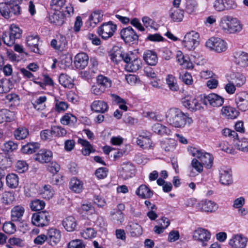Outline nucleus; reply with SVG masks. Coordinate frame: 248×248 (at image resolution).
Here are the masks:
<instances>
[{"label": "nucleus", "instance_id": "obj_16", "mask_svg": "<svg viewBox=\"0 0 248 248\" xmlns=\"http://www.w3.org/2000/svg\"><path fill=\"white\" fill-rule=\"evenodd\" d=\"M219 181L223 185H229L232 183V170L226 168L219 170Z\"/></svg>", "mask_w": 248, "mask_h": 248}, {"label": "nucleus", "instance_id": "obj_21", "mask_svg": "<svg viewBox=\"0 0 248 248\" xmlns=\"http://www.w3.org/2000/svg\"><path fill=\"white\" fill-rule=\"evenodd\" d=\"M88 61V56L85 53H80L75 56L74 63L77 68L84 69L87 66Z\"/></svg>", "mask_w": 248, "mask_h": 248}, {"label": "nucleus", "instance_id": "obj_11", "mask_svg": "<svg viewBox=\"0 0 248 248\" xmlns=\"http://www.w3.org/2000/svg\"><path fill=\"white\" fill-rule=\"evenodd\" d=\"M235 102L237 107L242 111L248 110V93L242 92L237 93L235 96Z\"/></svg>", "mask_w": 248, "mask_h": 248}, {"label": "nucleus", "instance_id": "obj_31", "mask_svg": "<svg viewBox=\"0 0 248 248\" xmlns=\"http://www.w3.org/2000/svg\"><path fill=\"white\" fill-rule=\"evenodd\" d=\"M107 103L103 101H94L91 105L92 110L96 112L104 113L108 109Z\"/></svg>", "mask_w": 248, "mask_h": 248}, {"label": "nucleus", "instance_id": "obj_43", "mask_svg": "<svg viewBox=\"0 0 248 248\" xmlns=\"http://www.w3.org/2000/svg\"><path fill=\"white\" fill-rule=\"evenodd\" d=\"M12 88V83L9 79H2L0 80V93H7Z\"/></svg>", "mask_w": 248, "mask_h": 248}, {"label": "nucleus", "instance_id": "obj_1", "mask_svg": "<svg viewBox=\"0 0 248 248\" xmlns=\"http://www.w3.org/2000/svg\"><path fill=\"white\" fill-rule=\"evenodd\" d=\"M168 123L176 128H183L193 123L191 118L177 108H170L166 113Z\"/></svg>", "mask_w": 248, "mask_h": 248}, {"label": "nucleus", "instance_id": "obj_39", "mask_svg": "<svg viewBox=\"0 0 248 248\" xmlns=\"http://www.w3.org/2000/svg\"><path fill=\"white\" fill-rule=\"evenodd\" d=\"M78 143L81 144L83 147L82 150V153L84 155H89L91 152L94 151L93 146L87 140L79 139L78 140Z\"/></svg>", "mask_w": 248, "mask_h": 248}, {"label": "nucleus", "instance_id": "obj_54", "mask_svg": "<svg viewBox=\"0 0 248 248\" xmlns=\"http://www.w3.org/2000/svg\"><path fill=\"white\" fill-rule=\"evenodd\" d=\"M0 13L1 15L5 18H9L10 17V10L9 4L5 2L0 3Z\"/></svg>", "mask_w": 248, "mask_h": 248}, {"label": "nucleus", "instance_id": "obj_41", "mask_svg": "<svg viewBox=\"0 0 248 248\" xmlns=\"http://www.w3.org/2000/svg\"><path fill=\"white\" fill-rule=\"evenodd\" d=\"M29 130L24 127H19L14 131V136L16 140H23L27 138Z\"/></svg>", "mask_w": 248, "mask_h": 248}, {"label": "nucleus", "instance_id": "obj_38", "mask_svg": "<svg viewBox=\"0 0 248 248\" xmlns=\"http://www.w3.org/2000/svg\"><path fill=\"white\" fill-rule=\"evenodd\" d=\"M18 183L19 178L16 174L12 173L6 176V184L10 188H16L18 185Z\"/></svg>", "mask_w": 248, "mask_h": 248}, {"label": "nucleus", "instance_id": "obj_5", "mask_svg": "<svg viewBox=\"0 0 248 248\" xmlns=\"http://www.w3.org/2000/svg\"><path fill=\"white\" fill-rule=\"evenodd\" d=\"M125 70L128 72H135L141 67V62L132 51L127 53L125 56Z\"/></svg>", "mask_w": 248, "mask_h": 248}, {"label": "nucleus", "instance_id": "obj_58", "mask_svg": "<svg viewBox=\"0 0 248 248\" xmlns=\"http://www.w3.org/2000/svg\"><path fill=\"white\" fill-rule=\"evenodd\" d=\"M46 98L45 96H40L38 98H37L34 103H33V105L34 108L38 110H42L45 108V105H41V106H38L39 105L44 104V103L46 102Z\"/></svg>", "mask_w": 248, "mask_h": 248}, {"label": "nucleus", "instance_id": "obj_62", "mask_svg": "<svg viewBox=\"0 0 248 248\" xmlns=\"http://www.w3.org/2000/svg\"><path fill=\"white\" fill-rule=\"evenodd\" d=\"M142 21L143 23L144 26L147 29H155V22L148 16H143L142 18Z\"/></svg>", "mask_w": 248, "mask_h": 248}, {"label": "nucleus", "instance_id": "obj_26", "mask_svg": "<svg viewBox=\"0 0 248 248\" xmlns=\"http://www.w3.org/2000/svg\"><path fill=\"white\" fill-rule=\"evenodd\" d=\"M62 225L67 231L73 232L77 227V220L73 217L69 216L63 220Z\"/></svg>", "mask_w": 248, "mask_h": 248}, {"label": "nucleus", "instance_id": "obj_51", "mask_svg": "<svg viewBox=\"0 0 248 248\" xmlns=\"http://www.w3.org/2000/svg\"><path fill=\"white\" fill-rule=\"evenodd\" d=\"M76 121V117L71 114H65L61 120L62 124L64 125H70L74 124Z\"/></svg>", "mask_w": 248, "mask_h": 248}, {"label": "nucleus", "instance_id": "obj_2", "mask_svg": "<svg viewBox=\"0 0 248 248\" xmlns=\"http://www.w3.org/2000/svg\"><path fill=\"white\" fill-rule=\"evenodd\" d=\"M219 27L224 31L229 33L239 32L243 29L240 20L230 16H224L221 18Z\"/></svg>", "mask_w": 248, "mask_h": 248}, {"label": "nucleus", "instance_id": "obj_8", "mask_svg": "<svg viewBox=\"0 0 248 248\" xmlns=\"http://www.w3.org/2000/svg\"><path fill=\"white\" fill-rule=\"evenodd\" d=\"M205 46L210 50L220 53L227 49V44L222 39L217 37H211L206 42Z\"/></svg>", "mask_w": 248, "mask_h": 248}, {"label": "nucleus", "instance_id": "obj_44", "mask_svg": "<svg viewBox=\"0 0 248 248\" xmlns=\"http://www.w3.org/2000/svg\"><path fill=\"white\" fill-rule=\"evenodd\" d=\"M176 58L181 65H184L187 68L192 67V63L188 61V58L185 57L181 51L177 52Z\"/></svg>", "mask_w": 248, "mask_h": 248}, {"label": "nucleus", "instance_id": "obj_23", "mask_svg": "<svg viewBox=\"0 0 248 248\" xmlns=\"http://www.w3.org/2000/svg\"><path fill=\"white\" fill-rule=\"evenodd\" d=\"M143 58L148 65L152 66L155 65L158 62L156 53L150 50H147L144 52Z\"/></svg>", "mask_w": 248, "mask_h": 248}, {"label": "nucleus", "instance_id": "obj_36", "mask_svg": "<svg viewBox=\"0 0 248 248\" xmlns=\"http://www.w3.org/2000/svg\"><path fill=\"white\" fill-rule=\"evenodd\" d=\"M137 143L143 149L150 148L152 144L151 140L149 137L141 135L137 138Z\"/></svg>", "mask_w": 248, "mask_h": 248}, {"label": "nucleus", "instance_id": "obj_42", "mask_svg": "<svg viewBox=\"0 0 248 248\" xmlns=\"http://www.w3.org/2000/svg\"><path fill=\"white\" fill-rule=\"evenodd\" d=\"M39 148V144L37 143H28L22 147L21 151L25 154H32L36 152Z\"/></svg>", "mask_w": 248, "mask_h": 248}, {"label": "nucleus", "instance_id": "obj_19", "mask_svg": "<svg viewBox=\"0 0 248 248\" xmlns=\"http://www.w3.org/2000/svg\"><path fill=\"white\" fill-rule=\"evenodd\" d=\"M234 62L238 65L242 67L248 66V53L239 51L234 53Z\"/></svg>", "mask_w": 248, "mask_h": 248}, {"label": "nucleus", "instance_id": "obj_48", "mask_svg": "<svg viewBox=\"0 0 248 248\" xmlns=\"http://www.w3.org/2000/svg\"><path fill=\"white\" fill-rule=\"evenodd\" d=\"M166 82L170 90L177 91L179 89L176 79L172 75H168L166 78Z\"/></svg>", "mask_w": 248, "mask_h": 248}, {"label": "nucleus", "instance_id": "obj_3", "mask_svg": "<svg viewBox=\"0 0 248 248\" xmlns=\"http://www.w3.org/2000/svg\"><path fill=\"white\" fill-rule=\"evenodd\" d=\"M188 151L192 156L199 159L206 168L210 169L212 167L214 158L211 154L194 147H190Z\"/></svg>", "mask_w": 248, "mask_h": 248}, {"label": "nucleus", "instance_id": "obj_34", "mask_svg": "<svg viewBox=\"0 0 248 248\" xmlns=\"http://www.w3.org/2000/svg\"><path fill=\"white\" fill-rule=\"evenodd\" d=\"M15 118V113L7 109H2L0 110V124L5 121L10 122Z\"/></svg>", "mask_w": 248, "mask_h": 248}, {"label": "nucleus", "instance_id": "obj_12", "mask_svg": "<svg viewBox=\"0 0 248 248\" xmlns=\"http://www.w3.org/2000/svg\"><path fill=\"white\" fill-rule=\"evenodd\" d=\"M206 106L210 105L214 107H218L222 105L224 98L216 93H211L204 96L202 100Z\"/></svg>", "mask_w": 248, "mask_h": 248}, {"label": "nucleus", "instance_id": "obj_29", "mask_svg": "<svg viewBox=\"0 0 248 248\" xmlns=\"http://www.w3.org/2000/svg\"><path fill=\"white\" fill-rule=\"evenodd\" d=\"M176 145V141L173 139H167L161 142V148L166 152H173Z\"/></svg>", "mask_w": 248, "mask_h": 248}, {"label": "nucleus", "instance_id": "obj_52", "mask_svg": "<svg viewBox=\"0 0 248 248\" xmlns=\"http://www.w3.org/2000/svg\"><path fill=\"white\" fill-rule=\"evenodd\" d=\"M171 19L174 22H180L184 17V11L180 9L172 11L170 15Z\"/></svg>", "mask_w": 248, "mask_h": 248}, {"label": "nucleus", "instance_id": "obj_13", "mask_svg": "<svg viewBox=\"0 0 248 248\" xmlns=\"http://www.w3.org/2000/svg\"><path fill=\"white\" fill-rule=\"evenodd\" d=\"M247 238L241 234L233 235L230 240L229 245L232 248H245L247 244Z\"/></svg>", "mask_w": 248, "mask_h": 248}, {"label": "nucleus", "instance_id": "obj_32", "mask_svg": "<svg viewBox=\"0 0 248 248\" xmlns=\"http://www.w3.org/2000/svg\"><path fill=\"white\" fill-rule=\"evenodd\" d=\"M23 207L17 205L14 207L11 210V218L13 221H19L24 213Z\"/></svg>", "mask_w": 248, "mask_h": 248}, {"label": "nucleus", "instance_id": "obj_7", "mask_svg": "<svg viewBox=\"0 0 248 248\" xmlns=\"http://www.w3.org/2000/svg\"><path fill=\"white\" fill-rule=\"evenodd\" d=\"M50 219V214L46 211H43L33 214L31 222L36 226L44 227L49 224Z\"/></svg>", "mask_w": 248, "mask_h": 248}, {"label": "nucleus", "instance_id": "obj_10", "mask_svg": "<svg viewBox=\"0 0 248 248\" xmlns=\"http://www.w3.org/2000/svg\"><path fill=\"white\" fill-rule=\"evenodd\" d=\"M116 30V25L112 23L111 21L103 23L98 29V33L102 38L107 39L113 35Z\"/></svg>", "mask_w": 248, "mask_h": 248}, {"label": "nucleus", "instance_id": "obj_55", "mask_svg": "<svg viewBox=\"0 0 248 248\" xmlns=\"http://www.w3.org/2000/svg\"><path fill=\"white\" fill-rule=\"evenodd\" d=\"M124 209V205L123 204H119L118 206V209L117 211L114 213H111V214L114 216L113 219L120 221L122 223L124 218V215L123 213Z\"/></svg>", "mask_w": 248, "mask_h": 248}, {"label": "nucleus", "instance_id": "obj_6", "mask_svg": "<svg viewBox=\"0 0 248 248\" xmlns=\"http://www.w3.org/2000/svg\"><path fill=\"white\" fill-rule=\"evenodd\" d=\"M199 34L191 31L187 33L182 41L183 46L189 50H194L199 44Z\"/></svg>", "mask_w": 248, "mask_h": 248}, {"label": "nucleus", "instance_id": "obj_40", "mask_svg": "<svg viewBox=\"0 0 248 248\" xmlns=\"http://www.w3.org/2000/svg\"><path fill=\"white\" fill-rule=\"evenodd\" d=\"M83 183L76 178H73L70 182V188L77 193H80L83 189Z\"/></svg>", "mask_w": 248, "mask_h": 248}, {"label": "nucleus", "instance_id": "obj_25", "mask_svg": "<svg viewBox=\"0 0 248 248\" xmlns=\"http://www.w3.org/2000/svg\"><path fill=\"white\" fill-rule=\"evenodd\" d=\"M103 13L101 10L93 11L90 16L88 23L90 26L94 27L103 19Z\"/></svg>", "mask_w": 248, "mask_h": 248}, {"label": "nucleus", "instance_id": "obj_37", "mask_svg": "<svg viewBox=\"0 0 248 248\" xmlns=\"http://www.w3.org/2000/svg\"><path fill=\"white\" fill-rule=\"evenodd\" d=\"M66 43V38L64 36H61L58 39H53L51 42L52 47L57 50H62Z\"/></svg>", "mask_w": 248, "mask_h": 248}, {"label": "nucleus", "instance_id": "obj_53", "mask_svg": "<svg viewBox=\"0 0 248 248\" xmlns=\"http://www.w3.org/2000/svg\"><path fill=\"white\" fill-rule=\"evenodd\" d=\"M96 83L99 86L103 87L106 90L107 87L110 86L111 81L107 78L102 75H99L97 77Z\"/></svg>", "mask_w": 248, "mask_h": 248}, {"label": "nucleus", "instance_id": "obj_30", "mask_svg": "<svg viewBox=\"0 0 248 248\" xmlns=\"http://www.w3.org/2000/svg\"><path fill=\"white\" fill-rule=\"evenodd\" d=\"M230 77L232 82L237 87H241L244 84L246 81V77L242 74L238 72L232 73Z\"/></svg>", "mask_w": 248, "mask_h": 248}, {"label": "nucleus", "instance_id": "obj_61", "mask_svg": "<svg viewBox=\"0 0 248 248\" xmlns=\"http://www.w3.org/2000/svg\"><path fill=\"white\" fill-rule=\"evenodd\" d=\"M52 131L53 132V135L58 137H63L67 134L66 130L59 126H53L52 127Z\"/></svg>", "mask_w": 248, "mask_h": 248}, {"label": "nucleus", "instance_id": "obj_50", "mask_svg": "<svg viewBox=\"0 0 248 248\" xmlns=\"http://www.w3.org/2000/svg\"><path fill=\"white\" fill-rule=\"evenodd\" d=\"M218 147L220 148L222 151L229 153L230 154L234 155L236 152L231 145H229L228 142L225 141H222L218 144Z\"/></svg>", "mask_w": 248, "mask_h": 248}, {"label": "nucleus", "instance_id": "obj_49", "mask_svg": "<svg viewBox=\"0 0 248 248\" xmlns=\"http://www.w3.org/2000/svg\"><path fill=\"white\" fill-rule=\"evenodd\" d=\"M30 206L32 211H39L44 208L45 203L43 201L35 199L31 202Z\"/></svg>", "mask_w": 248, "mask_h": 248}, {"label": "nucleus", "instance_id": "obj_46", "mask_svg": "<svg viewBox=\"0 0 248 248\" xmlns=\"http://www.w3.org/2000/svg\"><path fill=\"white\" fill-rule=\"evenodd\" d=\"M234 145L237 149L244 152H248V139L243 138L241 140H236Z\"/></svg>", "mask_w": 248, "mask_h": 248}, {"label": "nucleus", "instance_id": "obj_33", "mask_svg": "<svg viewBox=\"0 0 248 248\" xmlns=\"http://www.w3.org/2000/svg\"><path fill=\"white\" fill-rule=\"evenodd\" d=\"M152 130L158 135H169L171 133L170 129L161 124L157 123L152 126Z\"/></svg>", "mask_w": 248, "mask_h": 248}, {"label": "nucleus", "instance_id": "obj_9", "mask_svg": "<svg viewBox=\"0 0 248 248\" xmlns=\"http://www.w3.org/2000/svg\"><path fill=\"white\" fill-rule=\"evenodd\" d=\"M193 238L195 241L200 243L202 246L205 247L210 240L211 233L205 229L199 228L194 231Z\"/></svg>", "mask_w": 248, "mask_h": 248}, {"label": "nucleus", "instance_id": "obj_15", "mask_svg": "<svg viewBox=\"0 0 248 248\" xmlns=\"http://www.w3.org/2000/svg\"><path fill=\"white\" fill-rule=\"evenodd\" d=\"M111 60L116 64L124 60V48L122 46H114L110 54Z\"/></svg>", "mask_w": 248, "mask_h": 248}, {"label": "nucleus", "instance_id": "obj_60", "mask_svg": "<svg viewBox=\"0 0 248 248\" xmlns=\"http://www.w3.org/2000/svg\"><path fill=\"white\" fill-rule=\"evenodd\" d=\"M65 3V0H52L51 8L55 11H60Z\"/></svg>", "mask_w": 248, "mask_h": 248}, {"label": "nucleus", "instance_id": "obj_28", "mask_svg": "<svg viewBox=\"0 0 248 248\" xmlns=\"http://www.w3.org/2000/svg\"><path fill=\"white\" fill-rule=\"evenodd\" d=\"M64 16L61 11H56L52 15L49 16L50 22L56 25L61 26L64 22Z\"/></svg>", "mask_w": 248, "mask_h": 248}, {"label": "nucleus", "instance_id": "obj_35", "mask_svg": "<svg viewBox=\"0 0 248 248\" xmlns=\"http://www.w3.org/2000/svg\"><path fill=\"white\" fill-rule=\"evenodd\" d=\"M59 82L65 88L70 89L74 86L73 79L66 74H61L60 75Z\"/></svg>", "mask_w": 248, "mask_h": 248}, {"label": "nucleus", "instance_id": "obj_45", "mask_svg": "<svg viewBox=\"0 0 248 248\" xmlns=\"http://www.w3.org/2000/svg\"><path fill=\"white\" fill-rule=\"evenodd\" d=\"M128 227L131 236H138L141 234L142 228L138 223L132 222Z\"/></svg>", "mask_w": 248, "mask_h": 248}, {"label": "nucleus", "instance_id": "obj_56", "mask_svg": "<svg viewBox=\"0 0 248 248\" xmlns=\"http://www.w3.org/2000/svg\"><path fill=\"white\" fill-rule=\"evenodd\" d=\"M15 198L13 192H5L2 197V202L5 204H9L14 201Z\"/></svg>", "mask_w": 248, "mask_h": 248}, {"label": "nucleus", "instance_id": "obj_20", "mask_svg": "<svg viewBox=\"0 0 248 248\" xmlns=\"http://www.w3.org/2000/svg\"><path fill=\"white\" fill-rule=\"evenodd\" d=\"M46 236L48 243L51 246H55L60 240L61 233L59 230L51 228L48 230Z\"/></svg>", "mask_w": 248, "mask_h": 248}, {"label": "nucleus", "instance_id": "obj_59", "mask_svg": "<svg viewBox=\"0 0 248 248\" xmlns=\"http://www.w3.org/2000/svg\"><path fill=\"white\" fill-rule=\"evenodd\" d=\"M17 148V144L11 140L4 143L2 147V150L7 152H11Z\"/></svg>", "mask_w": 248, "mask_h": 248}, {"label": "nucleus", "instance_id": "obj_64", "mask_svg": "<svg viewBox=\"0 0 248 248\" xmlns=\"http://www.w3.org/2000/svg\"><path fill=\"white\" fill-rule=\"evenodd\" d=\"M67 248H85V245L81 240L76 239L69 242Z\"/></svg>", "mask_w": 248, "mask_h": 248}, {"label": "nucleus", "instance_id": "obj_63", "mask_svg": "<svg viewBox=\"0 0 248 248\" xmlns=\"http://www.w3.org/2000/svg\"><path fill=\"white\" fill-rule=\"evenodd\" d=\"M196 6V1L194 0H186V11L191 14L195 11Z\"/></svg>", "mask_w": 248, "mask_h": 248}, {"label": "nucleus", "instance_id": "obj_18", "mask_svg": "<svg viewBox=\"0 0 248 248\" xmlns=\"http://www.w3.org/2000/svg\"><path fill=\"white\" fill-rule=\"evenodd\" d=\"M39 37L37 35H30L26 38V45L32 52L40 54Z\"/></svg>", "mask_w": 248, "mask_h": 248}, {"label": "nucleus", "instance_id": "obj_17", "mask_svg": "<svg viewBox=\"0 0 248 248\" xmlns=\"http://www.w3.org/2000/svg\"><path fill=\"white\" fill-rule=\"evenodd\" d=\"M52 157V153L46 149H41L35 155L34 159L42 163L50 161Z\"/></svg>", "mask_w": 248, "mask_h": 248}, {"label": "nucleus", "instance_id": "obj_57", "mask_svg": "<svg viewBox=\"0 0 248 248\" xmlns=\"http://www.w3.org/2000/svg\"><path fill=\"white\" fill-rule=\"evenodd\" d=\"M135 167L130 162L125 163V173L127 178H131L135 173Z\"/></svg>", "mask_w": 248, "mask_h": 248}, {"label": "nucleus", "instance_id": "obj_24", "mask_svg": "<svg viewBox=\"0 0 248 248\" xmlns=\"http://www.w3.org/2000/svg\"><path fill=\"white\" fill-rule=\"evenodd\" d=\"M137 195L142 199L150 198L153 195V192L145 185H140L136 190Z\"/></svg>", "mask_w": 248, "mask_h": 248}, {"label": "nucleus", "instance_id": "obj_27", "mask_svg": "<svg viewBox=\"0 0 248 248\" xmlns=\"http://www.w3.org/2000/svg\"><path fill=\"white\" fill-rule=\"evenodd\" d=\"M221 112L222 115L228 119H235L239 114V112L236 108L230 106L223 107L221 109Z\"/></svg>", "mask_w": 248, "mask_h": 248}, {"label": "nucleus", "instance_id": "obj_14", "mask_svg": "<svg viewBox=\"0 0 248 248\" xmlns=\"http://www.w3.org/2000/svg\"><path fill=\"white\" fill-rule=\"evenodd\" d=\"M182 103L185 108L191 111H196L201 108L198 100L192 96H187L182 98Z\"/></svg>", "mask_w": 248, "mask_h": 248}, {"label": "nucleus", "instance_id": "obj_4", "mask_svg": "<svg viewBox=\"0 0 248 248\" xmlns=\"http://www.w3.org/2000/svg\"><path fill=\"white\" fill-rule=\"evenodd\" d=\"M9 33L4 32L2 35V40L5 44L8 46H12L15 44L16 39L21 36L22 30L15 24H12L10 28Z\"/></svg>", "mask_w": 248, "mask_h": 248}, {"label": "nucleus", "instance_id": "obj_22", "mask_svg": "<svg viewBox=\"0 0 248 248\" xmlns=\"http://www.w3.org/2000/svg\"><path fill=\"white\" fill-rule=\"evenodd\" d=\"M199 208L203 212H212L217 209V204L210 200H205L201 201L198 204Z\"/></svg>", "mask_w": 248, "mask_h": 248}, {"label": "nucleus", "instance_id": "obj_47", "mask_svg": "<svg viewBox=\"0 0 248 248\" xmlns=\"http://www.w3.org/2000/svg\"><path fill=\"white\" fill-rule=\"evenodd\" d=\"M42 197L46 199H50L53 195V190L50 185H45L40 191Z\"/></svg>", "mask_w": 248, "mask_h": 248}]
</instances>
